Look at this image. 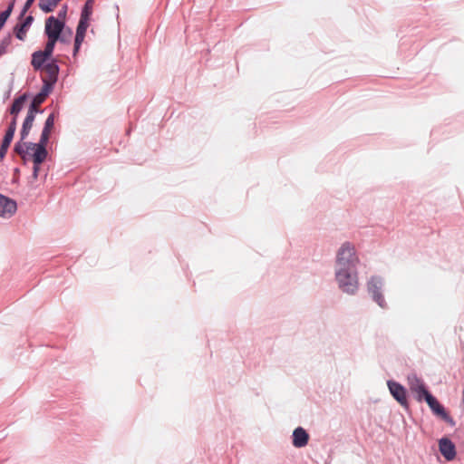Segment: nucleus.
I'll return each mask as SVG.
<instances>
[{
    "label": "nucleus",
    "instance_id": "cd10ccee",
    "mask_svg": "<svg viewBox=\"0 0 464 464\" xmlns=\"http://www.w3.org/2000/svg\"><path fill=\"white\" fill-rule=\"evenodd\" d=\"M14 133H15V131H14L13 130L6 129L5 133L3 138L5 139V140H10L12 142L13 139H14Z\"/></svg>",
    "mask_w": 464,
    "mask_h": 464
},
{
    "label": "nucleus",
    "instance_id": "dca6fc26",
    "mask_svg": "<svg viewBox=\"0 0 464 464\" xmlns=\"http://www.w3.org/2000/svg\"><path fill=\"white\" fill-rule=\"evenodd\" d=\"M12 34H7L1 41H0V56L5 54L7 53V48L12 44Z\"/></svg>",
    "mask_w": 464,
    "mask_h": 464
},
{
    "label": "nucleus",
    "instance_id": "2eb2a0df",
    "mask_svg": "<svg viewBox=\"0 0 464 464\" xmlns=\"http://www.w3.org/2000/svg\"><path fill=\"white\" fill-rule=\"evenodd\" d=\"M57 42H60V40L53 37H47V42L45 43L44 48L42 52L49 57L54 58L53 51Z\"/></svg>",
    "mask_w": 464,
    "mask_h": 464
},
{
    "label": "nucleus",
    "instance_id": "f03ea898",
    "mask_svg": "<svg viewBox=\"0 0 464 464\" xmlns=\"http://www.w3.org/2000/svg\"><path fill=\"white\" fill-rule=\"evenodd\" d=\"M51 133L43 131L40 135L38 142L32 141H16L13 151L19 155L24 161L32 160L33 173L32 179L36 180L39 177L41 166L48 157L47 145L49 143Z\"/></svg>",
    "mask_w": 464,
    "mask_h": 464
},
{
    "label": "nucleus",
    "instance_id": "4468645a",
    "mask_svg": "<svg viewBox=\"0 0 464 464\" xmlns=\"http://www.w3.org/2000/svg\"><path fill=\"white\" fill-rule=\"evenodd\" d=\"M408 385L411 392L415 390L420 389L421 386L425 384L423 380L420 378L416 373H411L408 375Z\"/></svg>",
    "mask_w": 464,
    "mask_h": 464
},
{
    "label": "nucleus",
    "instance_id": "4be33fe9",
    "mask_svg": "<svg viewBox=\"0 0 464 464\" xmlns=\"http://www.w3.org/2000/svg\"><path fill=\"white\" fill-rule=\"evenodd\" d=\"M34 1L35 0H26L25 1V3L24 4L23 8H22V10H21L17 19L21 20L26 14V13L31 8V6L34 3Z\"/></svg>",
    "mask_w": 464,
    "mask_h": 464
},
{
    "label": "nucleus",
    "instance_id": "b1692460",
    "mask_svg": "<svg viewBox=\"0 0 464 464\" xmlns=\"http://www.w3.org/2000/svg\"><path fill=\"white\" fill-rule=\"evenodd\" d=\"M9 17L10 15L7 14V12H0V31L4 28Z\"/></svg>",
    "mask_w": 464,
    "mask_h": 464
},
{
    "label": "nucleus",
    "instance_id": "a211bd4d",
    "mask_svg": "<svg viewBox=\"0 0 464 464\" xmlns=\"http://www.w3.org/2000/svg\"><path fill=\"white\" fill-rule=\"evenodd\" d=\"M54 121H55V114H54V112H52L46 118L42 130L51 133V131L54 126Z\"/></svg>",
    "mask_w": 464,
    "mask_h": 464
},
{
    "label": "nucleus",
    "instance_id": "f3484780",
    "mask_svg": "<svg viewBox=\"0 0 464 464\" xmlns=\"http://www.w3.org/2000/svg\"><path fill=\"white\" fill-rule=\"evenodd\" d=\"M89 25H90V21L79 19L75 34H80L82 37H85Z\"/></svg>",
    "mask_w": 464,
    "mask_h": 464
},
{
    "label": "nucleus",
    "instance_id": "393cba45",
    "mask_svg": "<svg viewBox=\"0 0 464 464\" xmlns=\"http://www.w3.org/2000/svg\"><path fill=\"white\" fill-rule=\"evenodd\" d=\"M29 97H30L29 92H24L21 95H19L18 97H15L14 100L17 101L23 106H24V104L27 102V100L29 99Z\"/></svg>",
    "mask_w": 464,
    "mask_h": 464
},
{
    "label": "nucleus",
    "instance_id": "aec40b11",
    "mask_svg": "<svg viewBox=\"0 0 464 464\" xmlns=\"http://www.w3.org/2000/svg\"><path fill=\"white\" fill-rule=\"evenodd\" d=\"M83 41H84V37L81 36L80 34H75L73 50H72L73 56H75L78 53V52L80 51Z\"/></svg>",
    "mask_w": 464,
    "mask_h": 464
},
{
    "label": "nucleus",
    "instance_id": "2f4dec72",
    "mask_svg": "<svg viewBox=\"0 0 464 464\" xmlns=\"http://www.w3.org/2000/svg\"><path fill=\"white\" fill-rule=\"evenodd\" d=\"M95 0H86L82 6L93 9Z\"/></svg>",
    "mask_w": 464,
    "mask_h": 464
},
{
    "label": "nucleus",
    "instance_id": "c756f323",
    "mask_svg": "<svg viewBox=\"0 0 464 464\" xmlns=\"http://www.w3.org/2000/svg\"><path fill=\"white\" fill-rule=\"evenodd\" d=\"M8 149L9 148H7V147L0 145V160H4V159L6 156L7 151H8Z\"/></svg>",
    "mask_w": 464,
    "mask_h": 464
},
{
    "label": "nucleus",
    "instance_id": "6ab92c4d",
    "mask_svg": "<svg viewBox=\"0 0 464 464\" xmlns=\"http://www.w3.org/2000/svg\"><path fill=\"white\" fill-rule=\"evenodd\" d=\"M23 108L24 106L14 99L8 111L12 116H18Z\"/></svg>",
    "mask_w": 464,
    "mask_h": 464
},
{
    "label": "nucleus",
    "instance_id": "39448f33",
    "mask_svg": "<svg viewBox=\"0 0 464 464\" xmlns=\"http://www.w3.org/2000/svg\"><path fill=\"white\" fill-rule=\"evenodd\" d=\"M31 65L34 71L45 70L47 77H49L50 68H53L55 76L59 77L60 66L56 58H51L47 54H44L42 50L34 51L32 53Z\"/></svg>",
    "mask_w": 464,
    "mask_h": 464
},
{
    "label": "nucleus",
    "instance_id": "473e14b6",
    "mask_svg": "<svg viewBox=\"0 0 464 464\" xmlns=\"http://www.w3.org/2000/svg\"><path fill=\"white\" fill-rule=\"evenodd\" d=\"M11 143H12V142H11L10 140H5V139H4V138H3V140H2V141H1V144H0V145H1V146H5V147L9 148V147H10V145H11Z\"/></svg>",
    "mask_w": 464,
    "mask_h": 464
},
{
    "label": "nucleus",
    "instance_id": "ddd939ff",
    "mask_svg": "<svg viewBox=\"0 0 464 464\" xmlns=\"http://www.w3.org/2000/svg\"><path fill=\"white\" fill-rule=\"evenodd\" d=\"M309 433L305 429L299 426L295 428L292 434V444L295 448L300 449L305 447L309 442Z\"/></svg>",
    "mask_w": 464,
    "mask_h": 464
},
{
    "label": "nucleus",
    "instance_id": "7c9ffc66",
    "mask_svg": "<svg viewBox=\"0 0 464 464\" xmlns=\"http://www.w3.org/2000/svg\"><path fill=\"white\" fill-rule=\"evenodd\" d=\"M19 174H20L19 168H14V169L13 183H17L18 182V180H19Z\"/></svg>",
    "mask_w": 464,
    "mask_h": 464
},
{
    "label": "nucleus",
    "instance_id": "412c9836",
    "mask_svg": "<svg viewBox=\"0 0 464 464\" xmlns=\"http://www.w3.org/2000/svg\"><path fill=\"white\" fill-rule=\"evenodd\" d=\"M93 9L82 6L80 19L91 21Z\"/></svg>",
    "mask_w": 464,
    "mask_h": 464
},
{
    "label": "nucleus",
    "instance_id": "bb28decb",
    "mask_svg": "<svg viewBox=\"0 0 464 464\" xmlns=\"http://www.w3.org/2000/svg\"><path fill=\"white\" fill-rule=\"evenodd\" d=\"M17 117L18 116H12V119L11 121H9L8 123V127L7 129H11L13 130L14 131L16 130V126H17Z\"/></svg>",
    "mask_w": 464,
    "mask_h": 464
},
{
    "label": "nucleus",
    "instance_id": "0eeeda50",
    "mask_svg": "<svg viewBox=\"0 0 464 464\" xmlns=\"http://www.w3.org/2000/svg\"><path fill=\"white\" fill-rule=\"evenodd\" d=\"M49 77H42L43 86L39 92H37L32 98L31 103L29 105H41L46 100V98L53 92L56 82H58L59 77L55 76L53 68H50Z\"/></svg>",
    "mask_w": 464,
    "mask_h": 464
},
{
    "label": "nucleus",
    "instance_id": "7ed1b4c3",
    "mask_svg": "<svg viewBox=\"0 0 464 464\" xmlns=\"http://www.w3.org/2000/svg\"><path fill=\"white\" fill-rule=\"evenodd\" d=\"M413 393H415L417 401H425L428 404L433 415L441 419L451 427L456 425L455 420L450 415L439 400L430 392L426 384L415 390Z\"/></svg>",
    "mask_w": 464,
    "mask_h": 464
},
{
    "label": "nucleus",
    "instance_id": "f8f14e48",
    "mask_svg": "<svg viewBox=\"0 0 464 464\" xmlns=\"http://www.w3.org/2000/svg\"><path fill=\"white\" fill-rule=\"evenodd\" d=\"M16 201L7 196L0 194V217H11L16 212Z\"/></svg>",
    "mask_w": 464,
    "mask_h": 464
},
{
    "label": "nucleus",
    "instance_id": "9d476101",
    "mask_svg": "<svg viewBox=\"0 0 464 464\" xmlns=\"http://www.w3.org/2000/svg\"><path fill=\"white\" fill-rule=\"evenodd\" d=\"M438 445L440 453L447 461L455 459L457 456L456 445L449 437L444 436L440 438L438 440Z\"/></svg>",
    "mask_w": 464,
    "mask_h": 464
},
{
    "label": "nucleus",
    "instance_id": "423d86ee",
    "mask_svg": "<svg viewBox=\"0 0 464 464\" xmlns=\"http://www.w3.org/2000/svg\"><path fill=\"white\" fill-rule=\"evenodd\" d=\"M66 28V22L58 20L54 15H50L45 19L44 35L46 37H53L60 40L62 44H69L64 32Z\"/></svg>",
    "mask_w": 464,
    "mask_h": 464
},
{
    "label": "nucleus",
    "instance_id": "5701e85b",
    "mask_svg": "<svg viewBox=\"0 0 464 464\" xmlns=\"http://www.w3.org/2000/svg\"><path fill=\"white\" fill-rule=\"evenodd\" d=\"M67 12H68V5H63L61 7V9L58 11L57 16H55V17L60 21L66 22Z\"/></svg>",
    "mask_w": 464,
    "mask_h": 464
},
{
    "label": "nucleus",
    "instance_id": "f257e3e1",
    "mask_svg": "<svg viewBox=\"0 0 464 464\" xmlns=\"http://www.w3.org/2000/svg\"><path fill=\"white\" fill-rule=\"evenodd\" d=\"M358 262L353 245L348 241L342 244L336 254L334 278L344 294L353 295L359 289Z\"/></svg>",
    "mask_w": 464,
    "mask_h": 464
},
{
    "label": "nucleus",
    "instance_id": "1a4fd4ad",
    "mask_svg": "<svg viewBox=\"0 0 464 464\" xmlns=\"http://www.w3.org/2000/svg\"><path fill=\"white\" fill-rule=\"evenodd\" d=\"M44 110L38 109L36 106L29 105L27 114L24 120L22 129L20 130V140L24 141L29 135L37 113H43Z\"/></svg>",
    "mask_w": 464,
    "mask_h": 464
},
{
    "label": "nucleus",
    "instance_id": "72a5a7b5",
    "mask_svg": "<svg viewBox=\"0 0 464 464\" xmlns=\"http://www.w3.org/2000/svg\"><path fill=\"white\" fill-rule=\"evenodd\" d=\"M64 31L66 32V34H67L69 37H70V36H72V30L70 27L66 26V28L64 29Z\"/></svg>",
    "mask_w": 464,
    "mask_h": 464
},
{
    "label": "nucleus",
    "instance_id": "c85d7f7f",
    "mask_svg": "<svg viewBox=\"0 0 464 464\" xmlns=\"http://www.w3.org/2000/svg\"><path fill=\"white\" fill-rule=\"evenodd\" d=\"M14 133H15V131H14L13 130L6 129L5 133L3 138L5 139V140H10L12 142L13 139H14Z\"/></svg>",
    "mask_w": 464,
    "mask_h": 464
},
{
    "label": "nucleus",
    "instance_id": "9b49d317",
    "mask_svg": "<svg viewBox=\"0 0 464 464\" xmlns=\"http://www.w3.org/2000/svg\"><path fill=\"white\" fill-rule=\"evenodd\" d=\"M34 21V18L32 14H29L27 16L24 15L21 20L18 19V22L13 27V33L14 36L18 40L24 41Z\"/></svg>",
    "mask_w": 464,
    "mask_h": 464
},
{
    "label": "nucleus",
    "instance_id": "6e6552de",
    "mask_svg": "<svg viewBox=\"0 0 464 464\" xmlns=\"http://www.w3.org/2000/svg\"><path fill=\"white\" fill-rule=\"evenodd\" d=\"M387 386L392 398L404 409L408 410L410 407L408 399V391L401 383L394 381L388 380Z\"/></svg>",
    "mask_w": 464,
    "mask_h": 464
},
{
    "label": "nucleus",
    "instance_id": "20e7f679",
    "mask_svg": "<svg viewBox=\"0 0 464 464\" xmlns=\"http://www.w3.org/2000/svg\"><path fill=\"white\" fill-rule=\"evenodd\" d=\"M385 282L381 276H371L366 283L367 294L372 302L376 303L382 309H388V304L383 295Z\"/></svg>",
    "mask_w": 464,
    "mask_h": 464
},
{
    "label": "nucleus",
    "instance_id": "a878e982",
    "mask_svg": "<svg viewBox=\"0 0 464 464\" xmlns=\"http://www.w3.org/2000/svg\"><path fill=\"white\" fill-rule=\"evenodd\" d=\"M14 5H15V0H10L7 4L6 8L4 11L7 12V14L11 16L12 13L14 11Z\"/></svg>",
    "mask_w": 464,
    "mask_h": 464
}]
</instances>
